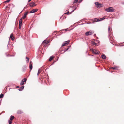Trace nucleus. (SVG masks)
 <instances>
[{
    "instance_id": "obj_1",
    "label": "nucleus",
    "mask_w": 124,
    "mask_h": 124,
    "mask_svg": "<svg viewBox=\"0 0 124 124\" xmlns=\"http://www.w3.org/2000/svg\"><path fill=\"white\" fill-rule=\"evenodd\" d=\"M49 42L50 41H49L45 40L42 43L41 46H46Z\"/></svg>"
},
{
    "instance_id": "obj_2",
    "label": "nucleus",
    "mask_w": 124,
    "mask_h": 124,
    "mask_svg": "<svg viewBox=\"0 0 124 124\" xmlns=\"http://www.w3.org/2000/svg\"><path fill=\"white\" fill-rule=\"evenodd\" d=\"M91 44L96 46H98L100 44V42L98 40H96L95 42L92 41L91 42Z\"/></svg>"
},
{
    "instance_id": "obj_3",
    "label": "nucleus",
    "mask_w": 124,
    "mask_h": 124,
    "mask_svg": "<svg viewBox=\"0 0 124 124\" xmlns=\"http://www.w3.org/2000/svg\"><path fill=\"white\" fill-rule=\"evenodd\" d=\"M105 10L107 12H113L114 11V9L112 7H110L105 9Z\"/></svg>"
},
{
    "instance_id": "obj_4",
    "label": "nucleus",
    "mask_w": 124,
    "mask_h": 124,
    "mask_svg": "<svg viewBox=\"0 0 124 124\" xmlns=\"http://www.w3.org/2000/svg\"><path fill=\"white\" fill-rule=\"evenodd\" d=\"M90 50L91 51L92 50V53L95 54H98L100 53V52L99 51L96 50L95 49H93L92 48H91Z\"/></svg>"
},
{
    "instance_id": "obj_5",
    "label": "nucleus",
    "mask_w": 124,
    "mask_h": 124,
    "mask_svg": "<svg viewBox=\"0 0 124 124\" xmlns=\"http://www.w3.org/2000/svg\"><path fill=\"white\" fill-rule=\"evenodd\" d=\"M93 33V31H90L86 32L85 33V34L86 36L90 35L92 34Z\"/></svg>"
},
{
    "instance_id": "obj_6",
    "label": "nucleus",
    "mask_w": 124,
    "mask_h": 124,
    "mask_svg": "<svg viewBox=\"0 0 124 124\" xmlns=\"http://www.w3.org/2000/svg\"><path fill=\"white\" fill-rule=\"evenodd\" d=\"M70 41V40H68L64 42L62 44L61 46H67L69 43Z\"/></svg>"
},
{
    "instance_id": "obj_7",
    "label": "nucleus",
    "mask_w": 124,
    "mask_h": 124,
    "mask_svg": "<svg viewBox=\"0 0 124 124\" xmlns=\"http://www.w3.org/2000/svg\"><path fill=\"white\" fill-rule=\"evenodd\" d=\"M95 4L96 5V7L97 8H100L102 6V4L98 2H95Z\"/></svg>"
},
{
    "instance_id": "obj_8",
    "label": "nucleus",
    "mask_w": 124,
    "mask_h": 124,
    "mask_svg": "<svg viewBox=\"0 0 124 124\" xmlns=\"http://www.w3.org/2000/svg\"><path fill=\"white\" fill-rule=\"evenodd\" d=\"M26 79L25 78H24L22 80L21 83L20 85H24V83L25 82H26Z\"/></svg>"
},
{
    "instance_id": "obj_9",
    "label": "nucleus",
    "mask_w": 124,
    "mask_h": 124,
    "mask_svg": "<svg viewBox=\"0 0 124 124\" xmlns=\"http://www.w3.org/2000/svg\"><path fill=\"white\" fill-rule=\"evenodd\" d=\"M38 10L37 9H33L31 10L30 12V13H34L38 11Z\"/></svg>"
},
{
    "instance_id": "obj_10",
    "label": "nucleus",
    "mask_w": 124,
    "mask_h": 124,
    "mask_svg": "<svg viewBox=\"0 0 124 124\" xmlns=\"http://www.w3.org/2000/svg\"><path fill=\"white\" fill-rule=\"evenodd\" d=\"M29 5L30 6L32 7H34L36 5L34 2H32L30 3Z\"/></svg>"
},
{
    "instance_id": "obj_11",
    "label": "nucleus",
    "mask_w": 124,
    "mask_h": 124,
    "mask_svg": "<svg viewBox=\"0 0 124 124\" xmlns=\"http://www.w3.org/2000/svg\"><path fill=\"white\" fill-rule=\"evenodd\" d=\"M28 11L25 12L24 13L23 16L22 18L23 19H24L26 17V15H27V14H28Z\"/></svg>"
},
{
    "instance_id": "obj_12",
    "label": "nucleus",
    "mask_w": 124,
    "mask_h": 124,
    "mask_svg": "<svg viewBox=\"0 0 124 124\" xmlns=\"http://www.w3.org/2000/svg\"><path fill=\"white\" fill-rule=\"evenodd\" d=\"M32 62L31 61H30V65H29V68L31 70L32 68Z\"/></svg>"
},
{
    "instance_id": "obj_13",
    "label": "nucleus",
    "mask_w": 124,
    "mask_h": 124,
    "mask_svg": "<svg viewBox=\"0 0 124 124\" xmlns=\"http://www.w3.org/2000/svg\"><path fill=\"white\" fill-rule=\"evenodd\" d=\"M94 21L95 22L100 21L99 19L95 18L94 20Z\"/></svg>"
},
{
    "instance_id": "obj_14",
    "label": "nucleus",
    "mask_w": 124,
    "mask_h": 124,
    "mask_svg": "<svg viewBox=\"0 0 124 124\" xmlns=\"http://www.w3.org/2000/svg\"><path fill=\"white\" fill-rule=\"evenodd\" d=\"M22 19L21 18L19 20V24L22 25Z\"/></svg>"
},
{
    "instance_id": "obj_15",
    "label": "nucleus",
    "mask_w": 124,
    "mask_h": 124,
    "mask_svg": "<svg viewBox=\"0 0 124 124\" xmlns=\"http://www.w3.org/2000/svg\"><path fill=\"white\" fill-rule=\"evenodd\" d=\"M108 30L109 33H111L112 32L111 31H112V29H111V31H110V28L109 26L108 27Z\"/></svg>"
},
{
    "instance_id": "obj_16",
    "label": "nucleus",
    "mask_w": 124,
    "mask_h": 124,
    "mask_svg": "<svg viewBox=\"0 0 124 124\" xmlns=\"http://www.w3.org/2000/svg\"><path fill=\"white\" fill-rule=\"evenodd\" d=\"M10 37L12 40H14V37L13 36V35L11 34L10 36Z\"/></svg>"
},
{
    "instance_id": "obj_17",
    "label": "nucleus",
    "mask_w": 124,
    "mask_h": 124,
    "mask_svg": "<svg viewBox=\"0 0 124 124\" xmlns=\"http://www.w3.org/2000/svg\"><path fill=\"white\" fill-rule=\"evenodd\" d=\"M24 87V86H22L20 89H19V90L20 91H22Z\"/></svg>"
},
{
    "instance_id": "obj_18",
    "label": "nucleus",
    "mask_w": 124,
    "mask_h": 124,
    "mask_svg": "<svg viewBox=\"0 0 124 124\" xmlns=\"http://www.w3.org/2000/svg\"><path fill=\"white\" fill-rule=\"evenodd\" d=\"M101 56L102 58L103 59H105L106 58V56L104 54H103V55H102Z\"/></svg>"
},
{
    "instance_id": "obj_19",
    "label": "nucleus",
    "mask_w": 124,
    "mask_h": 124,
    "mask_svg": "<svg viewBox=\"0 0 124 124\" xmlns=\"http://www.w3.org/2000/svg\"><path fill=\"white\" fill-rule=\"evenodd\" d=\"M54 58V57L53 56H51L49 58V61H51Z\"/></svg>"
},
{
    "instance_id": "obj_20",
    "label": "nucleus",
    "mask_w": 124,
    "mask_h": 124,
    "mask_svg": "<svg viewBox=\"0 0 124 124\" xmlns=\"http://www.w3.org/2000/svg\"><path fill=\"white\" fill-rule=\"evenodd\" d=\"M26 61L27 62V63L28 62L29 60V58H28L27 56H26Z\"/></svg>"
},
{
    "instance_id": "obj_21",
    "label": "nucleus",
    "mask_w": 124,
    "mask_h": 124,
    "mask_svg": "<svg viewBox=\"0 0 124 124\" xmlns=\"http://www.w3.org/2000/svg\"><path fill=\"white\" fill-rule=\"evenodd\" d=\"M14 118V116H10V120L11 121H12L13 120V119Z\"/></svg>"
},
{
    "instance_id": "obj_22",
    "label": "nucleus",
    "mask_w": 124,
    "mask_h": 124,
    "mask_svg": "<svg viewBox=\"0 0 124 124\" xmlns=\"http://www.w3.org/2000/svg\"><path fill=\"white\" fill-rule=\"evenodd\" d=\"M121 44H122V43ZM122 44H123V45H117L116 46H124V42Z\"/></svg>"
},
{
    "instance_id": "obj_23",
    "label": "nucleus",
    "mask_w": 124,
    "mask_h": 124,
    "mask_svg": "<svg viewBox=\"0 0 124 124\" xmlns=\"http://www.w3.org/2000/svg\"><path fill=\"white\" fill-rule=\"evenodd\" d=\"M105 17H103L102 18H101L99 19L100 21H102L105 19Z\"/></svg>"
},
{
    "instance_id": "obj_24",
    "label": "nucleus",
    "mask_w": 124,
    "mask_h": 124,
    "mask_svg": "<svg viewBox=\"0 0 124 124\" xmlns=\"http://www.w3.org/2000/svg\"><path fill=\"white\" fill-rule=\"evenodd\" d=\"M41 72V71L40 70V69L39 70L38 72V73H37L38 76L39 75V73H40V72Z\"/></svg>"
},
{
    "instance_id": "obj_25",
    "label": "nucleus",
    "mask_w": 124,
    "mask_h": 124,
    "mask_svg": "<svg viewBox=\"0 0 124 124\" xmlns=\"http://www.w3.org/2000/svg\"><path fill=\"white\" fill-rule=\"evenodd\" d=\"M22 113V112L20 110H18L17 112V113L18 114H20Z\"/></svg>"
},
{
    "instance_id": "obj_26",
    "label": "nucleus",
    "mask_w": 124,
    "mask_h": 124,
    "mask_svg": "<svg viewBox=\"0 0 124 124\" xmlns=\"http://www.w3.org/2000/svg\"><path fill=\"white\" fill-rule=\"evenodd\" d=\"M118 68V67L117 66L113 67H112V69H113L116 70Z\"/></svg>"
},
{
    "instance_id": "obj_27",
    "label": "nucleus",
    "mask_w": 124,
    "mask_h": 124,
    "mask_svg": "<svg viewBox=\"0 0 124 124\" xmlns=\"http://www.w3.org/2000/svg\"><path fill=\"white\" fill-rule=\"evenodd\" d=\"M4 97V95L2 94H1L0 95V98H2Z\"/></svg>"
},
{
    "instance_id": "obj_28",
    "label": "nucleus",
    "mask_w": 124,
    "mask_h": 124,
    "mask_svg": "<svg viewBox=\"0 0 124 124\" xmlns=\"http://www.w3.org/2000/svg\"><path fill=\"white\" fill-rule=\"evenodd\" d=\"M69 49V48H65L64 49V50H63L64 52L63 53H64L67 50Z\"/></svg>"
},
{
    "instance_id": "obj_29",
    "label": "nucleus",
    "mask_w": 124,
    "mask_h": 124,
    "mask_svg": "<svg viewBox=\"0 0 124 124\" xmlns=\"http://www.w3.org/2000/svg\"><path fill=\"white\" fill-rule=\"evenodd\" d=\"M9 124H11L12 122V121H11L10 120H9L8 121Z\"/></svg>"
},
{
    "instance_id": "obj_30",
    "label": "nucleus",
    "mask_w": 124,
    "mask_h": 124,
    "mask_svg": "<svg viewBox=\"0 0 124 124\" xmlns=\"http://www.w3.org/2000/svg\"><path fill=\"white\" fill-rule=\"evenodd\" d=\"M26 67L25 66H23V70H25L26 69Z\"/></svg>"
},
{
    "instance_id": "obj_31",
    "label": "nucleus",
    "mask_w": 124,
    "mask_h": 124,
    "mask_svg": "<svg viewBox=\"0 0 124 124\" xmlns=\"http://www.w3.org/2000/svg\"><path fill=\"white\" fill-rule=\"evenodd\" d=\"M78 0H75L73 3H76L77 2Z\"/></svg>"
},
{
    "instance_id": "obj_32",
    "label": "nucleus",
    "mask_w": 124,
    "mask_h": 124,
    "mask_svg": "<svg viewBox=\"0 0 124 124\" xmlns=\"http://www.w3.org/2000/svg\"><path fill=\"white\" fill-rule=\"evenodd\" d=\"M22 26V25L19 24V29H20Z\"/></svg>"
},
{
    "instance_id": "obj_33",
    "label": "nucleus",
    "mask_w": 124,
    "mask_h": 124,
    "mask_svg": "<svg viewBox=\"0 0 124 124\" xmlns=\"http://www.w3.org/2000/svg\"><path fill=\"white\" fill-rule=\"evenodd\" d=\"M71 13V12H70V13L69 11H68L67 12V13H65V14H70Z\"/></svg>"
},
{
    "instance_id": "obj_34",
    "label": "nucleus",
    "mask_w": 124,
    "mask_h": 124,
    "mask_svg": "<svg viewBox=\"0 0 124 124\" xmlns=\"http://www.w3.org/2000/svg\"><path fill=\"white\" fill-rule=\"evenodd\" d=\"M10 0H7L5 1V2H9L10 1Z\"/></svg>"
},
{
    "instance_id": "obj_35",
    "label": "nucleus",
    "mask_w": 124,
    "mask_h": 124,
    "mask_svg": "<svg viewBox=\"0 0 124 124\" xmlns=\"http://www.w3.org/2000/svg\"><path fill=\"white\" fill-rule=\"evenodd\" d=\"M76 8H75L74 10H73L72 11V12H73L76 9Z\"/></svg>"
},
{
    "instance_id": "obj_36",
    "label": "nucleus",
    "mask_w": 124,
    "mask_h": 124,
    "mask_svg": "<svg viewBox=\"0 0 124 124\" xmlns=\"http://www.w3.org/2000/svg\"><path fill=\"white\" fill-rule=\"evenodd\" d=\"M82 1V0H79V3H80Z\"/></svg>"
},
{
    "instance_id": "obj_37",
    "label": "nucleus",
    "mask_w": 124,
    "mask_h": 124,
    "mask_svg": "<svg viewBox=\"0 0 124 124\" xmlns=\"http://www.w3.org/2000/svg\"><path fill=\"white\" fill-rule=\"evenodd\" d=\"M122 4H124V2H123L122 3Z\"/></svg>"
},
{
    "instance_id": "obj_38",
    "label": "nucleus",
    "mask_w": 124,
    "mask_h": 124,
    "mask_svg": "<svg viewBox=\"0 0 124 124\" xmlns=\"http://www.w3.org/2000/svg\"><path fill=\"white\" fill-rule=\"evenodd\" d=\"M15 55H11L10 56H14Z\"/></svg>"
},
{
    "instance_id": "obj_39",
    "label": "nucleus",
    "mask_w": 124,
    "mask_h": 124,
    "mask_svg": "<svg viewBox=\"0 0 124 124\" xmlns=\"http://www.w3.org/2000/svg\"><path fill=\"white\" fill-rule=\"evenodd\" d=\"M68 29H66L65 30L66 31H67V30Z\"/></svg>"
},
{
    "instance_id": "obj_40",
    "label": "nucleus",
    "mask_w": 124,
    "mask_h": 124,
    "mask_svg": "<svg viewBox=\"0 0 124 124\" xmlns=\"http://www.w3.org/2000/svg\"><path fill=\"white\" fill-rule=\"evenodd\" d=\"M19 86H17L16 87V88H19Z\"/></svg>"
},
{
    "instance_id": "obj_41",
    "label": "nucleus",
    "mask_w": 124,
    "mask_h": 124,
    "mask_svg": "<svg viewBox=\"0 0 124 124\" xmlns=\"http://www.w3.org/2000/svg\"><path fill=\"white\" fill-rule=\"evenodd\" d=\"M13 4H10V6L12 5Z\"/></svg>"
},
{
    "instance_id": "obj_42",
    "label": "nucleus",
    "mask_w": 124,
    "mask_h": 124,
    "mask_svg": "<svg viewBox=\"0 0 124 124\" xmlns=\"http://www.w3.org/2000/svg\"><path fill=\"white\" fill-rule=\"evenodd\" d=\"M31 0H28V2H30V1H31Z\"/></svg>"
},
{
    "instance_id": "obj_43",
    "label": "nucleus",
    "mask_w": 124,
    "mask_h": 124,
    "mask_svg": "<svg viewBox=\"0 0 124 124\" xmlns=\"http://www.w3.org/2000/svg\"><path fill=\"white\" fill-rule=\"evenodd\" d=\"M26 8V7H24V8L23 9H25V8Z\"/></svg>"
},
{
    "instance_id": "obj_44",
    "label": "nucleus",
    "mask_w": 124,
    "mask_h": 124,
    "mask_svg": "<svg viewBox=\"0 0 124 124\" xmlns=\"http://www.w3.org/2000/svg\"><path fill=\"white\" fill-rule=\"evenodd\" d=\"M6 56H8V55H6Z\"/></svg>"
},
{
    "instance_id": "obj_45",
    "label": "nucleus",
    "mask_w": 124,
    "mask_h": 124,
    "mask_svg": "<svg viewBox=\"0 0 124 124\" xmlns=\"http://www.w3.org/2000/svg\"><path fill=\"white\" fill-rule=\"evenodd\" d=\"M8 45H7V46H8Z\"/></svg>"
},
{
    "instance_id": "obj_46",
    "label": "nucleus",
    "mask_w": 124,
    "mask_h": 124,
    "mask_svg": "<svg viewBox=\"0 0 124 124\" xmlns=\"http://www.w3.org/2000/svg\"><path fill=\"white\" fill-rule=\"evenodd\" d=\"M95 35H95V34H94V36H95Z\"/></svg>"
}]
</instances>
